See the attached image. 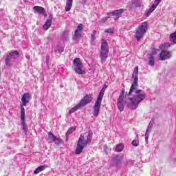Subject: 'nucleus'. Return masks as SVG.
Masks as SVG:
<instances>
[{
    "label": "nucleus",
    "mask_w": 176,
    "mask_h": 176,
    "mask_svg": "<svg viewBox=\"0 0 176 176\" xmlns=\"http://www.w3.org/2000/svg\"><path fill=\"white\" fill-rule=\"evenodd\" d=\"M67 1H72V0H67Z\"/></svg>",
    "instance_id": "nucleus-39"
},
{
    "label": "nucleus",
    "mask_w": 176,
    "mask_h": 176,
    "mask_svg": "<svg viewBox=\"0 0 176 176\" xmlns=\"http://www.w3.org/2000/svg\"><path fill=\"white\" fill-rule=\"evenodd\" d=\"M148 65L153 67L155 65V56L152 54H148Z\"/></svg>",
    "instance_id": "nucleus-21"
},
{
    "label": "nucleus",
    "mask_w": 176,
    "mask_h": 176,
    "mask_svg": "<svg viewBox=\"0 0 176 176\" xmlns=\"http://www.w3.org/2000/svg\"><path fill=\"white\" fill-rule=\"evenodd\" d=\"M93 101V94H89L85 95L82 99L80 100V102L73 108H72L68 111V115H71L72 113H74L78 111V109H80V108L83 107H86L87 104H90Z\"/></svg>",
    "instance_id": "nucleus-3"
},
{
    "label": "nucleus",
    "mask_w": 176,
    "mask_h": 176,
    "mask_svg": "<svg viewBox=\"0 0 176 176\" xmlns=\"http://www.w3.org/2000/svg\"><path fill=\"white\" fill-rule=\"evenodd\" d=\"M47 141L49 144L54 142L56 145H60L62 140L56 138L52 132H49L47 138Z\"/></svg>",
    "instance_id": "nucleus-12"
},
{
    "label": "nucleus",
    "mask_w": 176,
    "mask_h": 176,
    "mask_svg": "<svg viewBox=\"0 0 176 176\" xmlns=\"http://www.w3.org/2000/svg\"><path fill=\"white\" fill-rule=\"evenodd\" d=\"M73 66L76 74H78V75H85L86 74V71L83 70V63L80 58H74L73 60Z\"/></svg>",
    "instance_id": "nucleus-7"
},
{
    "label": "nucleus",
    "mask_w": 176,
    "mask_h": 176,
    "mask_svg": "<svg viewBox=\"0 0 176 176\" xmlns=\"http://www.w3.org/2000/svg\"><path fill=\"white\" fill-rule=\"evenodd\" d=\"M152 129V126H151V124H148L146 133H145V141L146 142H148V140L149 138V133H151V129Z\"/></svg>",
    "instance_id": "nucleus-22"
},
{
    "label": "nucleus",
    "mask_w": 176,
    "mask_h": 176,
    "mask_svg": "<svg viewBox=\"0 0 176 176\" xmlns=\"http://www.w3.org/2000/svg\"><path fill=\"white\" fill-rule=\"evenodd\" d=\"M109 19V16H106V17L102 18V19L99 21L100 24H105V23H107V21H108V19Z\"/></svg>",
    "instance_id": "nucleus-31"
},
{
    "label": "nucleus",
    "mask_w": 176,
    "mask_h": 176,
    "mask_svg": "<svg viewBox=\"0 0 176 176\" xmlns=\"http://www.w3.org/2000/svg\"><path fill=\"white\" fill-rule=\"evenodd\" d=\"M155 1H162V0H155Z\"/></svg>",
    "instance_id": "nucleus-38"
},
{
    "label": "nucleus",
    "mask_w": 176,
    "mask_h": 176,
    "mask_svg": "<svg viewBox=\"0 0 176 176\" xmlns=\"http://www.w3.org/2000/svg\"><path fill=\"white\" fill-rule=\"evenodd\" d=\"M108 88V85H104L103 87L99 92L97 100L94 106V116L97 118L98 116V113H100V108H101V102H102V99L104 98V94L105 93V90Z\"/></svg>",
    "instance_id": "nucleus-4"
},
{
    "label": "nucleus",
    "mask_w": 176,
    "mask_h": 176,
    "mask_svg": "<svg viewBox=\"0 0 176 176\" xmlns=\"http://www.w3.org/2000/svg\"><path fill=\"white\" fill-rule=\"evenodd\" d=\"M160 3V1H155L154 3L151 5V6L148 9L146 10L144 12V16L146 17H149L151 14H152V13L155 12V10H156V8L159 6Z\"/></svg>",
    "instance_id": "nucleus-14"
},
{
    "label": "nucleus",
    "mask_w": 176,
    "mask_h": 176,
    "mask_svg": "<svg viewBox=\"0 0 176 176\" xmlns=\"http://www.w3.org/2000/svg\"><path fill=\"white\" fill-rule=\"evenodd\" d=\"M68 36H69V31L65 30L63 33V39H64V41H67L68 39Z\"/></svg>",
    "instance_id": "nucleus-27"
},
{
    "label": "nucleus",
    "mask_w": 176,
    "mask_h": 176,
    "mask_svg": "<svg viewBox=\"0 0 176 176\" xmlns=\"http://www.w3.org/2000/svg\"><path fill=\"white\" fill-rule=\"evenodd\" d=\"M47 168V165H42L38 166V168H36L34 171V174L36 175V174H39V173H41V171H43L45 170V169Z\"/></svg>",
    "instance_id": "nucleus-20"
},
{
    "label": "nucleus",
    "mask_w": 176,
    "mask_h": 176,
    "mask_svg": "<svg viewBox=\"0 0 176 176\" xmlns=\"http://www.w3.org/2000/svg\"><path fill=\"white\" fill-rule=\"evenodd\" d=\"M19 55L20 52H19V51H14L8 54L5 59V65L6 68H10V67H12V60H16L19 58Z\"/></svg>",
    "instance_id": "nucleus-8"
},
{
    "label": "nucleus",
    "mask_w": 176,
    "mask_h": 176,
    "mask_svg": "<svg viewBox=\"0 0 176 176\" xmlns=\"http://www.w3.org/2000/svg\"><path fill=\"white\" fill-rule=\"evenodd\" d=\"M32 98L31 96V94L30 93H25L22 96L21 101L22 104H21V111H22V108L24 109V107H26L28 104L30 103V100Z\"/></svg>",
    "instance_id": "nucleus-13"
},
{
    "label": "nucleus",
    "mask_w": 176,
    "mask_h": 176,
    "mask_svg": "<svg viewBox=\"0 0 176 176\" xmlns=\"http://www.w3.org/2000/svg\"><path fill=\"white\" fill-rule=\"evenodd\" d=\"M170 46H173V43H164V44L160 45V48L163 50V49H166V47H170Z\"/></svg>",
    "instance_id": "nucleus-28"
},
{
    "label": "nucleus",
    "mask_w": 176,
    "mask_h": 176,
    "mask_svg": "<svg viewBox=\"0 0 176 176\" xmlns=\"http://www.w3.org/2000/svg\"><path fill=\"white\" fill-rule=\"evenodd\" d=\"M109 54V46L108 45V43L104 41V38H102V43L100 47V58L102 64H104L107 61V58H108V56Z\"/></svg>",
    "instance_id": "nucleus-6"
},
{
    "label": "nucleus",
    "mask_w": 176,
    "mask_h": 176,
    "mask_svg": "<svg viewBox=\"0 0 176 176\" xmlns=\"http://www.w3.org/2000/svg\"><path fill=\"white\" fill-rule=\"evenodd\" d=\"M72 8V1H67L66 6L65 8V12H69Z\"/></svg>",
    "instance_id": "nucleus-24"
},
{
    "label": "nucleus",
    "mask_w": 176,
    "mask_h": 176,
    "mask_svg": "<svg viewBox=\"0 0 176 176\" xmlns=\"http://www.w3.org/2000/svg\"><path fill=\"white\" fill-rule=\"evenodd\" d=\"M75 131V128L74 127H70L67 131L66 132L65 137H66V141H68V137L69 134H72Z\"/></svg>",
    "instance_id": "nucleus-25"
},
{
    "label": "nucleus",
    "mask_w": 176,
    "mask_h": 176,
    "mask_svg": "<svg viewBox=\"0 0 176 176\" xmlns=\"http://www.w3.org/2000/svg\"><path fill=\"white\" fill-rule=\"evenodd\" d=\"M124 93H126V89L122 88L117 100V107L120 112H123V111H124V104H126V101H124Z\"/></svg>",
    "instance_id": "nucleus-9"
},
{
    "label": "nucleus",
    "mask_w": 176,
    "mask_h": 176,
    "mask_svg": "<svg viewBox=\"0 0 176 176\" xmlns=\"http://www.w3.org/2000/svg\"><path fill=\"white\" fill-rule=\"evenodd\" d=\"M132 75H138V67H135Z\"/></svg>",
    "instance_id": "nucleus-34"
},
{
    "label": "nucleus",
    "mask_w": 176,
    "mask_h": 176,
    "mask_svg": "<svg viewBox=\"0 0 176 176\" xmlns=\"http://www.w3.org/2000/svg\"><path fill=\"white\" fill-rule=\"evenodd\" d=\"M133 82L131 84L129 92L128 93V97L130 102L127 104L128 108L131 110L137 109L140 102L144 101V98H146V94L142 89H138V75H132Z\"/></svg>",
    "instance_id": "nucleus-1"
},
{
    "label": "nucleus",
    "mask_w": 176,
    "mask_h": 176,
    "mask_svg": "<svg viewBox=\"0 0 176 176\" xmlns=\"http://www.w3.org/2000/svg\"><path fill=\"white\" fill-rule=\"evenodd\" d=\"M91 140H93V131L90 130L88 131L86 140H85V135L81 134L77 142V147L75 151L76 155H80L83 152V148H86L88 144L91 143Z\"/></svg>",
    "instance_id": "nucleus-2"
},
{
    "label": "nucleus",
    "mask_w": 176,
    "mask_h": 176,
    "mask_svg": "<svg viewBox=\"0 0 176 176\" xmlns=\"http://www.w3.org/2000/svg\"><path fill=\"white\" fill-rule=\"evenodd\" d=\"M115 30H113V28H109L108 29L104 30V32H107V34H113Z\"/></svg>",
    "instance_id": "nucleus-32"
},
{
    "label": "nucleus",
    "mask_w": 176,
    "mask_h": 176,
    "mask_svg": "<svg viewBox=\"0 0 176 176\" xmlns=\"http://www.w3.org/2000/svg\"><path fill=\"white\" fill-rule=\"evenodd\" d=\"M33 10L34 13H38V14H43V16H46V11L43 7L36 6L33 7Z\"/></svg>",
    "instance_id": "nucleus-18"
},
{
    "label": "nucleus",
    "mask_w": 176,
    "mask_h": 176,
    "mask_svg": "<svg viewBox=\"0 0 176 176\" xmlns=\"http://www.w3.org/2000/svg\"><path fill=\"white\" fill-rule=\"evenodd\" d=\"M21 123L23 131H27V124H25V109L23 108L22 111H21Z\"/></svg>",
    "instance_id": "nucleus-17"
},
{
    "label": "nucleus",
    "mask_w": 176,
    "mask_h": 176,
    "mask_svg": "<svg viewBox=\"0 0 176 176\" xmlns=\"http://www.w3.org/2000/svg\"><path fill=\"white\" fill-rule=\"evenodd\" d=\"M131 8H141V3L138 1H133L132 4L131 5Z\"/></svg>",
    "instance_id": "nucleus-26"
},
{
    "label": "nucleus",
    "mask_w": 176,
    "mask_h": 176,
    "mask_svg": "<svg viewBox=\"0 0 176 176\" xmlns=\"http://www.w3.org/2000/svg\"><path fill=\"white\" fill-rule=\"evenodd\" d=\"M148 31V21H144L142 23V24L139 25L138 28L135 29V38L138 42H140L142 38H144V35L146 34Z\"/></svg>",
    "instance_id": "nucleus-5"
},
{
    "label": "nucleus",
    "mask_w": 176,
    "mask_h": 176,
    "mask_svg": "<svg viewBox=\"0 0 176 176\" xmlns=\"http://www.w3.org/2000/svg\"><path fill=\"white\" fill-rule=\"evenodd\" d=\"M171 57V53L168 51L162 50L160 53V60L161 61H166V60H170Z\"/></svg>",
    "instance_id": "nucleus-16"
},
{
    "label": "nucleus",
    "mask_w": 176,
    "mask_h": 176,
    "mask_svg": "<svg viewBox=\"0 0 176 176\" xmlns=\"http://www.w3.org/2000/svg\"><path fill=\"white\" fill-rule=\"evenodd\" d=\"M124 157V155L123 154H117L115 155L111 158V162L113 163V166L118 168L120 164H122V162L123 161V158Z\"/></svg>",
    "instance_id": "nucleus-11"
},
{
    "label": "nucleus",
    "mask_w": 176,
    "mask_h": 176,
    "mask_svg": "<svg viewBox=\"0 0 176 176\" xmlns=\"http://www.w3.org/2000/svg\"><path fill=\"white\" fill-rule=\"evenodd\" d=\"M83 31V24L80 23L77 26L74 32V34L72 36L73 41L75 42H79L80 41V38H82V32Z\"/></svg>",
    "instance_id": "nucleus-10"
},
{
    "label": "nucleus",
    "mask_w": 176,
    "mask_h": 176,
    "mask_svg": "<svg viewBox=\"0 0 176 176\" xmlns=\"http://www.w3.org/2000/svg\"><path fill=\"white\" fill-rule=\"evenodd\" d=\"M124 12V10L123 8H120L118 10H115L112 12H107V16H113L114 17H116V19H119L122 17V15Z\"/></svg>",
    "instance_id": "nucleus-15"
},
{
    "label": "nucleus",
    "mask_w": 176,
    "mask_h": 176,
    "mask_svg": "<svg viewBox=\"0 0 176 176\" xmlns=\"http://www.w3.org/2000/svg\"><path fill=\"white\" fill-rule=\"evenodd\" d=\"M139 144H140V141L138 140H134L132 142V145H133V146H138Z\"/></svg>",
    "instance_id": "nucleus-33"
},
{
    "label": "nucleus",
    "mask_w": 176,
    "mask_h": 176,
    "mask_svg": "<svg viewBox=\"0 0 176 176\" xmlns=\"http://www.w3.org/2000/svg\"><path fill=\"white\" fill-rule=\"evenodd\" d=\"M52 20L53 19L52 18H49L48 19H47L45 23L43 26V30L47 31V30L50 28V27L52 26Z\"/></svg>",
    "instance_id": "nucleus-19"
},
{
    "label": "nucleus",
    "mask_w": 176,
    "mask_h": 176,
    "mask_svg": "<svg viewBox=\"0 0 176 176\" xmlns=\"http://www.w3.org/2000/svg\"><path fill=\"white\" fill-rule=\"evenodd\" d=\"M55 52H58V53H63V52H64V47L57 45L55 49Z\"/></svg>",
    "instance_id": "nucleus-29"
},
{
    "label": "nucleus",
    "mask_w": 176,
    "mask_h": 176,
    "mask_svg": "<svg viewBox=\"0 0 176 176\" xmlns=\"http://www.w3.org/2000/svg\"><path fill=\"white\" fill-rule=\"evenodd\" d=\"M25 58H27V60H30L31 57L30 56V55H26Z\"/></svg>",
    "instance_id": "nucleus-36"
},
{
    "label": "nucleus",
    "mask_w": 176,
    "mask_h": 176,
    "mask_svg": "<svg viewBox=\"0 0 176 176\" xmlns=\"http://www.w3.org/2000/svg\"><path fill=\"white\" fill-rule=\"evenodd\" d=\"M153 53H157V50H155V51H153Z\"/></svg>",
    "instance_id": "nucleus-37"
},
{
    "label": "nucleus",
    "mask_w": 176,
    "mask_h": 176,
    "mask_svg": "<svg viewBox=\"0 0 176 176\" xmlns=\"http://www.w3.org/2000/svg\"><path fill=\"white\" fill-rule=\"evenodd\" d=\"M96 30L93 32V33L91 34V44L93 45L94 43V41H96Z\"/></svg>",
    "instance_id": "nucleus-30"
},
{
    "label": "nucleus",
    "mask_w": 176,
    "mask_h": 176,
    "mask_svg": "<svg viewBox=\"0 0 176 176\" xmlns=\"http://www.w3.org/2000/svg\"><path fill=\"white\" fill-rule=\"evenodd\" d=\"M50 60V56H47L45 58V63L46 64H49V60Z\"/></svg>",
    "instance_id": "nucleus-35"
},
{
    "label": "nucleus",
    "mask_w": 176,
    "mask_h": 176,
    "mask_svg": "<svg viewBox=\"0 0 176 176\" xmlns=\"http://www.w3.org/2000/svg\"><path fill=\"white\" fill-rule=\"evenodd\" d=\"M123 149H124V145L122 143H120L116 146L115 151L116 152H122Z\"/></svg>",
    "instance_id": "nucleus-23"
}]
</instances>
